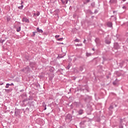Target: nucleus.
I'll use <instances>...</instances> for the list:
<instances>
[{
    "label": "nucleus",
    "instance_id": "603ef678",
    "mask_svg": "<svg viewBox=\"0 0 128 128\" xmlns=\"http://www.w3.org/2000/svg\"><path fill=\"white\" fill-rule=\"evenodd\" d=\"M1 86H2V84H0Z\"/></svg>",
    "mask_w": 128,
    "mask_h": 128
},
{
    "label": "nucleus",
    "instance_id": "a878e982",
    "mask_svg": "<svg viewBox=\"0 0 128 128\" xmlns=\"http://www.w3.org/2000/svg\"><path fill=\"white\" fill-rule=\"evenodd\" d=\"M55 38H60V35H56L55 36Z\"/></svg>",
    "mask_w": 128,
    "mask_h": 128
},
{
    "label": "nucleus",
    "instance_id": "f704fd0d",
    "mask_svg": "<svg viewBox=\"0 0 128 128\" xmlns=\"http://www.w3.org/2000/svg\"><path fill=\"white\" fill-rule=\"evenodd\" d=\"M90 2V0H87L86 2Z\"/></svg>",
    "mask_w": 128,
    "mask_h": 128
},
{
    "label": "nucleus",
    "instance_id": "f8f14e48",
    "mask_svg": "<svg viewBox=\"0 0 128 128\" xmlns=\"http://www.w3.org/2000/svg\"><path fill=\"white\" fill-rule=\"evenodd\" d=\"M67 118H68V120H72V116H70V114H68Z\"/></svg>",
    "mask_w": 128,
    "mask_h": 128
},
{
    "label": "nucleus",
    "instance_id": "6ab92c4d",
    "mask_svg": "<svg viewBox=\"0 0 128 128\" xmlns=\"http://www.w3.org/2000/svg\"><path fill=\"white\" fill-rule=\"evenodd\" d=\"M9 86H10V84H6V88H8Z\"/></svg>",
    "mask_w": 128,
    "mask_h": 128
},
{
    "label": "nucleus",
    "instance_id": "20e7f679",
    "mask_svg": "<svg viewBox=\"0 0 128 128\" xmlns=\"http://www.w3.org/2000/svg\"><path fill=\"white\" fill-rule=\"evenodd\" d=\"M114 48L116 49V50H118V48H120V45H118V43L116 42L114 43Z\"/></svg>",
    "mask_w": 128,
    "mask_h": 128
},
{
    "label": "nucleus",
    "instance_id": "f3484780",
    "mask_svg": "<svg viewBox=\"0 0 128 128\" xmlns=\"http://www.w3.org/2000/svg\"><path fill=\"white\" fill-rule=\"evenodd\" d=\"M70 64H68V66L66 67V70H70Z\"/></svg>",
    "mask_w": 128,
    "mask_h": 128
},
{
    "label": "nucleus",
    "instance_id": "58836bf2",
    "mask_svg": "<svg viewBox=\"0 0 128 128\" xmlns=\"http://www.w3.org/2000/svg\"><path fill=\"white\" fill-rule=\"evenodd\" d=\"M106 78H107L108 79L110 78V76H106Z\"/></svg>",
    "mask_w": 128,
    "mask_h": 128
},
{
    "label": "nucleus",
    "instance_id": "dca6fc26",
    "mask_svg": "<svg viewBox=\"0 0 128 128\" xmlns=\"http://www.w3.org/2000/svg\"><path fill=\"white\" fill-rule=\"evenodd\" d=\"M86 56H92V54L91 53L86 52Z\"/></svg>",
    "mask_w": 128,
    "mask_h": 128
},
{
    "label": "nucleus",
    "instance_id": "423d86ee",
    "mask_svg": "<svg viewBox=\"0 0 128 128\" xmlns=\"http://www.w3.org/2000/svg\"><path fill=\"white\" fill-rule=\"evenodd\" d=\"M95 42L97 44H100V40L99 39V38H96L95 40Z\"/></svg>",
    "mask_w": 128,
    "mask_h": 128
},
{
    "label": "nucleus",
    "instance_id": "49530a36",
    "mask_svg": "<svg viewBox=\"0 0 128 128\" xmlns=\"http://www.w3.org/2000/svg\"><path fill=\"white\" fill-rule=\"evenodd\" d=\"M113 12H114H114H116V11H114Z\"/></svg>",
    "mask_w": 128,
    "mask_h": 128
},
{
    "label": "nucleus",
    "instance_id": "6e6d98bb",
    "mask_svg": "<svg viewBox=\"0 0 128 128\" xmlns=\"http://www.w3.org/2000/svg\"><path fill=\"white\" fill-rule=\"evenodd\" d=\"M92 18H94V16H92Z\"/></svg>",
    "mask_w": 128,
    "mask_h": 128
},
{
    "label": "nucleus",
    "instance_id": "a19ab883",
    "mask_svg": "<svg viewBox=\"0 0 128 128\" xmlns=\"http://www.w3.org/2000/svg\"><path fill=\"white\" fill-rule=\"evenodd\" d=\"M126 42L128 43V38L126 40Z\"/></svg>",
    "mask_w": 128,
    "mask_h": 128
},
{
    "label": "nucleus",
    "instance_id": "4c0bfd02",
    "mask_svg": "<svg viewBox=\"0 0 128 128\" xmlns=\"http://www.w3.org/2000/svg\"><path fill=\"white\" fill-rule=\"evenodd\" d=\"M92 50H94H94H96L94 49V48H92Z\"/></svg>",
    "mask_w": 128,
    "mask_h": 128
},
{
    "label": "nucleus",
    "instance_id": "ea45409f",
    "mask_svg": "<svg viewBox=\"0 0 128 128\" xmlns=\"http://www.w3.org/2000/svg\"><path fill=\"white\" fill-rule=\"evenodd\" d=\"M78 114H80V110H79V112H78Z\"/></svg>",
    "mask_w": 128,
    "mask_h": 128
},
{
    "label": "nucleus",
    "instance_id": "5701e85b",
    "mask_svg": "<svg viewBox=\"0 0 128 128\" xmlns=\"http://www.w3.org/2000/svg\"><path fill=\"white\" fill-rule=\"evenodd\" d=\"M112 108H114V106H110L109 108L110 110H112Z\"/></svg>",
    "mask_w": 128,
    "mask_h": 128
},
{
    "label": "nucleus",
    "instance_id": "8fccbe9b",
    "mask_svg": "<svg viewBox=\"0 0 128 128\" xmlns=\"http://www.w3.org/2000/svg\"><path fill=\"white\" fill-rule=\"evenodd\" d=\"M4 42V40H3L2 42H2Z\"/></svg>",
    "mask_w": 128,
    "mask_h": 128
},
{
    "label": "nucleus",
    "instance_id": "f257e3e1",
    "mask_svg": "<svg viewBox=\"0 0 128 128\" xmlns=\"http://www.w3.org/2000/svg\"><path fill=\"white\" fill-rule=\"evenodd\" d=\"M21 72H30V67L27 66L21 70Z\"/></svg>",
    "mask_w": 128,
    "mask_h": 128
},
{
    "label": "nucleus",
    "instance_id": "473e14b6",
    "mask_svg": "<svg viewBox=\"0 0 128 128\" xmlns=\"http://www.w3.org/2000/svg\"><path fill=\"white\" fill-rule=\"evenodd\" d=\"M24 4V1H22V0H21V4H22H22Z\"/></svg>",
    "mask_w": 128,
    "mask_h": 128
},
{
    "label": "nucleus",
    "instance_id": "c9c22d12",
    "mask_svg": "<svg viewBox=\"0 0 128 128\" xmlns=\"http://www.w3.org/2000/svg\"><path fill=\"white\" fill-rule=\"evenodd\" d=\"M10 86H14L13 83H11L10 84Z\"/></svg>",
    "mask_w": 128,
    "mask_h": 128
},
{
    "label": "nucleus",
    "instance_id": "864d4df0",
    "mask_svg": "<svg viewBox=\"0 0 128 128\" xmlns=\"http://www.w3.org/2000/svg\"><path fill=\"white\" fill-rule=\"evenodd\" d=\"M18 26V23L17 24Z\"/></svg>",
    "mask_w": 128,
    "mask_h": 128
},
{
    "label": "nucleus",
    "instance_id": "4be33fe9",
    "mask_svg": "<svg viewBox=\"0 0 128 128\" xmlns=\"http://www.w3.org/2000/svg\"><path fill=\"white\" fill-rule=\"evenodd\" d=\"M36 36V32H32V36Z\"/></svg>",
    "mask_w": 128,
    "mask_h": 128
},
{
    "label": "nucleus",
    "instance_id": "a211bd4d",
    "mask_svg": "<svg viewBox=\"0 0 128 128\" xmlns=\"http://www.w3.org/2000/svg\"><path fill=\"white\" fill-rule=\"evenodd\" d=\"M91 6L92 8H94V6H96V4H94V2H92L91 4Z\"/></svg>",
    "mask_w": 128,
    "mask_h": 128
},
{
    "label": "nucleus",
    "instance_id": "393cba45",
    "mask_svg": "<svg viewBox=\"0 0 128 128\" xmlns=\"http://www.w3.org/2000/svg\"><path fill=\"white\" fill-rule=\"evenodd\" d=\"M58 40L59 42H62V38H58Z\"/></svg>",
    "mask_w": 128,
    "mask_h": 128
},
{
    "label": "nucleus",
    "instance_id": "2eb2a0df",
    "mask_svg": "<svg viewBox=\"0 0 128 128\" xmlns=\"http://www.w3.org/2000/svg\"><path fill=\"white\" fill-rule=\"evenodd\" d=\"M120 124H121L119 126V128H124V126H122V121H120Z\"/></svg>",
    "mask_w": 128,
    "mask_h": 128
},
{
    "label": "nucleus",
    "instance_id": "0eeeda50",
    "mask_svg": "<svg viewBox=\"0 0 128 128\" xmlns=\"http://www.w3.org/2000/svg\"><path fill=\"white\" fill-rule=\"evenodd\" d=\"M63 4H66L68 0H60Z\"/></svg>",
    "mask_w": 128,
    "mask_h": 128
},
{
    "label": "nucleus",
    "instance_id": "72a5a7b5",
    "mask_svg": "<svg viewBox=\"0 0 128 128\" xmlns=\"http://www.w3.org/2000/svg\"><path fill=\"white\" fill-rule=\"evenodd\" d=\"M26 110H30V108H26Z\"/></svg>",
    "mask_w": 128,
    "mask_h": 128
},
{
    "label": "nucleus",
    "instance_id": "cd10ccee",
    "mask_svg": "<svg viewBox=\"0 0 128 128\" xmlns=\"http://www.w3.org/2000/svg\"><path fill=\"white\" fill-rule=\"evenodd\" d=\"M84 114V111L82 110H80V114Z\"/></svg>",
    "mask_w": 128,
    "mask_h": 128
},
{
    "label": "nucleus",
    "instance_id": "9b49d317",
    "mask_svg": "<svg viewBox=\"0 0 128 128\" xmlns=\"http://www.w3.org/2000/svg\"><path fill=\"white\" fill-rule=\"evenodd\" d=\"M105 42H106V44H110V41L108 40H105Z\"/></svg>",
    "mask_w": 128,
    "mask_h": 128
},
{
    "label": "nucleus",
    "instance_id": "79ce46f5",
    "mask_svg": "<svg viewBox=\"0 0 128 128\" xmlns=\"http://www.w3.org/2000/svg\"><path fill=\"white\" fill-rule=\"evenodd\" d=\"M50 14H52V11H50Z\"/></svg>",
    "mask_w": 128,
    "mask_h": 128
},
{
    "label": "nucleus",
    "instance_id": "c03bdc74",
    "mask_svg": "<svg viewBox=\"0 0 128 128\" xmlns=\"http://www.w3.org/2000/svg\"><path fill=\"white\" fill-rule=\"evenodd\" d=\"M126 0H122L123 2H126Z\"/></svg>",
    "mask_w": 128,
    "mask_h": 128
},
{
    "label": "nucleus",
    "instance_id": "39448f33",
    "mask_svg": "<svg viewBox=\"0 0 128 128\" xmlns=\"http://www.w3.org/2000/svg\"><path fill=\"white\" fill-rule=\"evenodd\" d=\"M36 30L38 32H40V34H42V32H44V30H42V29H40V28H36Z\"/></svg>",
    "mask_w": 128,
    "mask_h": 128
},
{
    "label": "nucleus",
    "instance_id": "37998d69",
    "mask_svg": "<svg viewBox=\"0 0 128 128\" xmlns=\"http://www.w3.org/2000/svg\"><path fill=\"white\" fill-rule=\"evenodd\" d=\"M84 42H86V40H84Z\"/></svg>",
    "mask_w": 128,
    "mask_h": 128
},
{
    "label": "nucleus",
    "instance_id": "09e8293b",
    "mask_svg": "<svg viewBox=\"0 0 128 128\" xmlns=\"http://www.w3.org/2000/svg\"><path fill=\"white\" fill-rule=\"evenodd\" d=\"M80 70H82V68H80Z\"/></svg>",
    "mask_w": 128,
    "mask_h": 128
},
{
    "label": "nucleus",
    "instance_id": "2f4dec72",
    "mask_svg": "<svg viewBox=\"0 0 128 128\" xmlns=\"http://www.w3.org/2000/svg\"><path fill=\"white\" fill-rule=\"evenodd\" d=\"M7 20L8 22H10V18H7Z\"/></svg>",
    "mask_w": 128,
    "mask_h": 128
},
{
    "label": "nucleus",
    "instance_id": "1a4fd4ad",
    "mask_svg": "<svg viewBox=\"0 0 128 128\" xmlns=\"http://www.w3.org/2000/svg\"><path fill=\"white\" fill-rule=\"evenodd\" d=\"M118 79L116 78V80L115 81H114L113 82H112V84L114 86H116V84H118Z\"/></svg>",
    "mask_w": 128,
    "mask_h": 128
},
{
    "label": "nucleus",
    "instance_id": "e433bc0d",
    "mask_svg": "<svg viewBox=\"0 0 128 128\" xmlns=\"http://www.w3.org/2000/svg\"><path fill=\"white\" fill-rule=\"evenodd\" d=\"M78 102H75V104H76V106H78Z\"/></svg>",
    "mask_w": 128,
    "mask_h": 128
},
{
    "label": "nucleus",
    "instance_id": "412c9836",
    "mask_svg": "<svg viewBox=\"0 0 128 128\" xmlns=\"http://www.w3.org/2000/svg\"><path fill=\"white\" fill-rule=\"evenodd\" d=\"M40 12H37L36 14V16H40Z\"/></svg>",
    "mask_w": 128,
    "mask_h": 128
},
{
    "label": "nucleus",
    "instance_id": "bb28decb",
    "mask_svg": "<svg viewBox=\"0 0 128 128\" xmlns=\"http://www.w3.org/2000/svg\"><path fill=\"white\" fill-rule=\"evenodd\" d=\"M74 42H80V40L76 39V40H74Z\"/></svg>",
    "mask_w": 128,
    "mask_h": 128
},
{
    "label": "nucleus",
    "instance_id": "5fc2aeb1",
    "mask_svg": "<svg viewBox=\"0 0 128 128\" xmlns=\"http://www.w3.org/2000/svg\"><path fill=\"white\" fill-rule=\"evenodd\" d=\"M5 90H8L6 89Z\"/></svg>",
    "mask_w": 128,
    "mask_h": 128
},
{
    "label": "nucleus",
    "instance_id": "b1692460",
    "mask_svg": "<svg viewBox=\"0 0 128 128\" xmlns=\"http://www.w3.org/2000/svg\"><path fill=\"white\" fill-rule=\"evenodd\" d=\"M42 104L43 106H46V102H43L42 103Z\"/></svg>",
    "mask_w": 128,
    "mask_h": 128
},
{
    "label": "nucleus",
    "instance_id": "6e6552de",
    "mask_svg": "<svg viewBox=\"0 0 128 128\" xmlns=\"http://www.w3.org/2000/svg\"><path fill=\"white\" fill-rule=\"evenodd\" d=\"M15 28L18 32H20V28H22V27L20 26H18V28L15 26Z\"/></svg>",
    "mask_w": 128,
    "mask_h": 128
},
{
    "label": "nucleus",
    "instance_id": "c85d7f7f",
    "mask_svg": "<svg viewBox=\"0 0 128 128\" xmlns=\"http://www.w3.org/2000/svg\"><path fill=\"white\" fill-rule=\"evenodd\" d=\"M44 106V110H46V105H45Z\"/></svg>",
    "mask_w": 128,
    "mask_h": 128
},
{
    "label": "nucleus",
    "instance_id": "4468645a",
    "mask_svg": "<svg viewBox=\"0 0 128 128\" xmlns=\"http://www.w3.org/2000/svg\"><path fill=\"white\" fill-rule=\"evenodd\" d=\"M110 2H111V4H114V2H116V0H110Z\"/></svg>",
    "mask_w": 128,
    "mask_h": 128
},
{
    "label": "nucleus",
    "instance_id": "aec40b11",
    "mask_svg": "<svg viewBox=\"0 0 128 128\" xmlns=\"http://www.w3.org/2000/svg\"><path fill=\"white\" fill-rule=\"evenodd\" d=\"M117 76H122V74H120L119 72H117Z\"/></svg>",
    "mask_w": 128,
    "mask_h": 128
},
{
    "label": "nucleus",
    "instance_id": "c756f323",
    "mask_svg": "<svg viewBox=\"0 0 128 128\" xmlns=\"http://www.w3.org/2000/svg\"><path fill=\"white\" fill-rule=\"evenodd\" d=\"M26 100H28V99H24V100H23V102H26Z\"/></svg>",
    "mask_w": 128,
    "mask_h": 128
},
{
    "label": "nucleus",
    "instance_id": "a18cd8bd",
    "mask_svg": "<svg viewBox=\"0 0 128 128\" xmlns=\"http://www.w3.org/2000/svg\"><path fill=\"white\" fill-rule=\"evenodd\" d=\"M76 45H77V46H80V44H76Z\"/></svg>",
    "mask_w": 128,
    "mask_h": 128
},
{
    "label": "nucleus",
    "instance_id": "de8ad7c7",
    "mask_svg": "<svg viewBox=\"0 0 128 128\" xmlns=\"http://www.w3.org/2000/svg\"><path fill=\"white\" fill-rule=\"evenodd\" d=\"M111 18H114V16H111Z\"/></svg>",
    "mask_w": 128,
    "mask_h": 128
},
{
    "label": "nucleus",
    "instance_id": "ddd939ff",
    "mask_svg": "<svg viewBox=\"0 0 128 128\" xmlns=\"http://www.w3.org/2000/svg\"><path fill=\"white\" fill-rule=\"evenodd\" d=\"M24 8V5L23 4H21V6H20L18 7V8H19V10H22V8Z\"/></svg>",
    "mask_w": 128,
    "mask_h": 128
},
{
    "label": "nucleus",
    "instance_id": "f03ea898",
    "mask_svg": "<svg viewBox=\"0 0 128 128\" xmlns=\"http://www.w3.org/2000/svg\"><path fill=\"white\" fill-rule=\"evenodd\" d=\"M22 22H27L28 24L30 23V20H28V19L26 18H23L22 19Z\"/></svg>",
    "mask_w": 128,
    "mask_h": 128
},
{
    "label": "nucleus",
    "instance_id": "4d7b16f0",
    "mask_svg": "<svg viewBox=\"0 0 128 128\" xmlns=\"http://www.w3.org/2000/svg\"><path fill=\"white\" fill-rule=\"evenodd\" d=\"M115 106H116V105Z\"/></svg>",
    "mask_w": 128,
    "mask_h": 128
},
{
    "label": "nucleus",
    "instance_id": "3c124183",
    "mask_svg": "<svg viewBox=\"0 0 128 128\" xmlns=\"http://www.w3.org/2000/svg\"><path fill=\"white\" fill-rule=\"evenodd\" d=\"M22 90H20V92H22Z\"/></svg>",
    "mask_w": 128,
    "mask_h": 128
},
{
    "label": "nucleus",
    "instance_id": "7c9ffc66",
    "mask_svg": "<svg viewBox=\"0 0 128 128\" xmlns=\"http://www.w3.org/2000/svg\"><path fill=\"white\" fill-rule=\"evenodd\" d=\"M34 16H36V14L34 13Z\"/></svg>",
    "mask_w": 128,
    "mask_h": 128
},
{
    "label": "nucleus",
    "instance_id": "7ed1b4c3",
    "mask_svg": "<svg viewBox=\"0 0 128 128\" xmlns=\"http://www.w3.org/2000/svg\"><path fill=\"white\" fill-rule=\"evenodd\" d=\"M55 16H56L58 18V14H60V10L56 9L54 11Z\"/></svg>",
    "mask_w": 128,
    "mask_h": 128
},
{
    "label": "nucleus",
    "instance_id": "9d476101",
    "mask_svg": "<svg viewBox=\"0 0 128 128\" xmlns=\"http://www.w3.org/2000/svg\"><path fill=\"white\" fill-rule=\"evenodd\" d=\"M107 25L108 28H112V23L111 22H108Z\"/></svg>",
    "mask_w": 128,
    "mask_h": 128
}]
</instances>
